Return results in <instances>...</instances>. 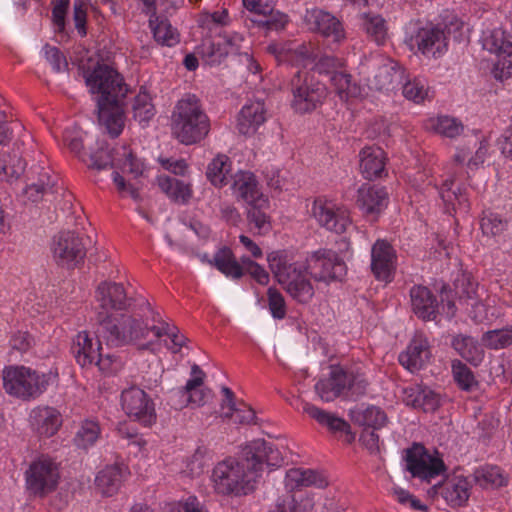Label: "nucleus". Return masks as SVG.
Returning a JSON list of instances; mask_svg holds the SVG:
<instances>
[{
  "label": "nucleus",
  "instance_id": "6",
  "mask_svg": "<svg viewBox=\"0 0 512 512\" xmlns=\"http://www.w3.org/2000/svg\"><path fill=\"white\" fill-rule=\"evenodd\" d=\"M80 72L96 105L122 101L128 92L123 76L108 64L83 65Z\"/></svg>",
  "mask_w": 512,
  "mask_h": 512
},
{
  "label": "nucleus",
  "instance_id": "46",
  "mask_svg": "<svg viewBox=\"0 0 512 512\" xmlns=\"http://www.w3.org/2000/svg\"><path fill=\"white\" fill-rule=\"evenodd\" d=\"M101 435L100 424L94 419H85L81 422L75 437V445L83 450L93 447Z\"/></svg>",
  "mask_w": 512,
  "mask_h": 512
},
{
  "label": "nucleus",
  "instance_id": "2",
  "mask_svg": "<svg viewBox=\"0 0 512 512\" xmlns=\"http://www.w3.org/2000/svg\"><path fill=\"white\" fill-rule=\"evenodd\" d=\"M267 262L278 283L300 304H308L315 294L309 275L330 284L342 280L347 272L345 262L331 249L314 251L306 261L294 260L287 250H276L267 255Z\"/></svg>",
  "mask_w": 512,
  "mask_h": 512
},
{
  "label": "nucleus",
  "instance_id": "30",
  "mask_svg": "<svg viewBox=\"0 0 512 512\" xmlns=\"http://www.w3.org/2000/svg\"><path fill=\"white\" fill-rule=\"evenodd\" d=\"M222 393L224 399L221 404V410L225 418H232L235 423L242 425L258 424L255 411L244 402H235L234 393L230 388L223 387Z\"/></svg>",
  "mask_w": 512,
  "mask_h": 512
},
{
  "label": "nucleus",
  "instance_id": "15",
  "mask_svg": "<svg viewBox=\"0 0 512 512\" xmlns=\"http://www.w3.org/2000/svg\"><path fill=\"white\" fill-rule=\"evenodd\" d=\"M405 468L412 477L430 482L445 471L443 460L420 443H413L405 450Z\"/></svg>",
  "mask_w": 512,
  "mask_h": 512
},
{
  "label": "nucleus",
  "instance_id": "13",
  "mask_svg": "<svg viewBox=\"0 0 512 512\" xmlns=\"http://www.w3.org/2000/svg\"><path fill=\"white\" fill-rule=\"evenodd\" d=\"M52 258L58 266L74 269L83 263L86 247L83 239L73 231H61L51 241Z\"/></svg>",
  "mask_w": 512,
  "mask_h": 512
},
{
  "label": "nucleus",
  "instance_id": "40",
  "mask_svg": "<svg viewBox=\"0 0 512 512\" xmlns=\"http://www.w3.org/2000/svg\"><path fill=\"white\" fill-rule=\"evenodd\" d=\"M204 372L194 364L191 368V378L187 380L188 398L182 405L200 407L205 405L212 397L211 390L203 386Z\"/></svg>",
  "mask_w": 512,
  "mask_h": 512
},
{
  "label": "nucleus",
  "instance_id": "28",
  "mask_svg": "<svg viewBox=\"0 0 512 512\" xmlns=\"http://www.w3.org/2000/svg\"><path fill=\"white\" fill-rule=\"evenodd\" d=\"M410 304L413 313L423 321H433L438 315L439 302L426 286L414 285L410 289Z\"/></svg>",
  "mask_w": 512,
  "mask_h": 512
},
{
  "label": "nucleus",
  "instance_id": "52",
  "mask_svg": "<svg viewBox=\"0 0 512 512\" xmlns=\"http://www.w3.org/2000/svg\"><path fill=\"white\" fill-rule=\"evenodd\" d=\"M197 53L210 66L220 64L227 57V51L219 37L217 40H204L197 48Z\"/></svg>",
  "mask_w": 512,
  "mask_h": 512
},
{
  "label": "nucleus",
  "instance_id": "39",
  "mask_svg": "<svg viewBox=\"0 0 512 512\" xmlns=\"http://www.w3.org/2000/svg\"><path fill=\"white\" fill-rule=\"evenodd\" d=\"M157 184L160 190L169 198L170 201L185 205L192 197L193 190L190 183L179 180L168 175H159Z\"/></svg>",
  "mask_w": 512,
  "mask_h": 512
},
{
  "label": "nucleus",
  "instance_id": "20",
  "mask_svg": "<svg viewBox=\"0 0 512 512\" xmlns=\"http://www.w3.org/2000/svg\"><path fill=\"white\" fill-rule=\"evenodd\" d=\"M157 3L143 2L142 10L149 16V27L154 40L162 46L174 47L180 42V34L167 18L157 14Z\"/></svg>",
  "mask_w": 512,
  "mask_h": 512
},
{
  "label": "nucleus",
  "instance_id": "57",
  "mask_svg": "<svg viewBox=\"0 0 512 512\" xmlns=\"http://www.w3.org/2000/svg\"><path fill=\"white\" fill-rule=\"evenodd\" d=\"M468 299L471 301L468 303L471 306L469 315L475 323H491L499 317L500 312L490 304V300L484 303L471 295H468Z\"/></svg>",
  "mask_w": 512,
  "mask_h": 512
},
{
  "label": "nucleus",
  "instance_id": "41",
  "mask_svg": "<svg viewBox=\"0 0 512 512\" xmlns=\"http://www.w3.org/2000/svg\"><path fill=\"white\" fill-rule=\"evenodd\" d=\"M471 483L463 476L447 480L442 488V497L451 507L463 506L470 497Z\"/></svg>",
  "mask_w": 512,
  "mask_h": 512
},
{
  "label": "nucleus",
  "instance_id": "26",
  "mask_svg": "<svg viewBox=\"0 0 512 512\" xmlns=\"http://www.w3.org/2000/svg\"><path fill=\"white\" fill-rule=\"evenodd\" d=\"M232 189L235 196L247 205H268V198L262 193L256 176L252 172H237L234 176Z\"/></svg>",
  "mask_w": 512,
  "mask_h": 512
},
{
  "label": "nucleus",
  "instance_id": "49",
  "mask_svg": "<svg viewBox=\"0 0 512 512\" xmlns=\"http://www.w3.org/2000/svg\"><path fill=\"white\" fill-rule=\"evenodd\" d=\"M98 148L90 155L91 166L95 169L102 170L107 168H116L118 156L116 151L118 147L111 148L104 141H98Z\"/></svg>",
  "mask_w": 512,
  "mask_h": 512
},
{
  "label": "nucleus",
  "instance_id": "27",
  "mask_svg": "<svg viewBox=\"0 0 512 512\" xmlns=\"http://www.w3.org/2000/svg\"><path fill=\"white\" fill-rule=\"evenodd\" d=\"M305 20L333 43H340L345 39V30L342 23L331 13L312 8L307 9Z\"/></svg>",
  "mask_w": 512,
  "mask_h": 512
},
{
  "label": "nucleus",
  "instance_id": "50",
  "mask_svg": "<svg viewBox=\"0 0 512 512\" xmlns=\"http://www.w3.org/2000/svg\"><path fill=\"white\" fill-rule=\"evenodd\" d=\"M231 169V162L224 154L217 155L208 165L206 175L214 186L222 187L227 183V175Z\"/></svg>",
  "mask_w": 512,
  "mask_h": 512
},
{
  "label": "nucleus",
  "instance_id": "61",
  "mask_svg": "<svg viewBox=\"0 0 512 512\" xmlns=\"http://www.w3.org/2000/svg\"><path fill=\"white\" fill-rule=\"evenodd\" d=\"M268 309L275 320H282L286 317L287 307L284 296L274 287L267 290Z\"/></svg>",
  "mask_w": 512,
  "mask_h": 512
},
{
  "label": "nucleus",
  "instance_id": "64",
  "mask_svg": "<svg viewBox=\"0 0 512 512\" xmlns=\"http://www.w3.org/2000/svg\"><path fill=\"white\" fill-rule=\"evenodd\" d=\"M41 53L51 65L53 71L59 73L67 70V59L59 48L46 44L43 46Z\"/></svg>",
  "mask_w": 512,
  "mask_h": 512
},
{
  "label": "nucleus",
  "instance_id": "32",
  "mask_svg": "<svg viewBox=\"0 0 512 512\" xmlns=\"http://www.w3.org/2000/svg\"><path fill=\"white\" fill-rule=\"evenodd\" d=\"M128 475V467L123 463L107 465L96 475L95 484L102 495L113 496L119 491Z\"/></svg>",
  "mask_w": 512,
  "mask_h": 512
},
{
  "label": "nucleus",
  "instance_id": "4",
  "mask_svg": "<svg viewBox=\"0 0 512 512\" xmlns=\"http://www.w3.org/2000/svg\"><path fill=\"white\" fill-rule=\"evenodd\" d=\"M171 130L184 145L198 143L208 135L210 120L196 95L187 94L178 100L171 116Z\"/></svg>",
  "mask_w": 512,
  "mask_h": 512
},
{
  "label": "nucleus",
  "instance_id": "38",
  "mask_svg": "<svg viewBox=\"0 0 512 512\" xmlns=\"http://www.w3.org/2000/svg\"><path fill=\"white\" fill-rule=\"evenodd\" d=\"M38 175L36 182H32L24 189V195L33 203H36L45 197L54 195L55 178L51 176L50 169L45 167H37L33 171Z\"/></svg>",
  "mask_w": 512,
  "mask_h": 512
},
{
  "label": "nucleus",
  "instance_id": "44",
  "mask_svg": "<svg viewBox=\"0 0 512 512\" xmlns=\"http://www.w3.org/2000/svg\"><path fill=\"white\" fill-rule=\"evenodd\" d=\"M425 127L442 137L451 139L460 136L464 131V125L459 119L447 115L429 118Z\"/></svg>",
  "mask_w": 512,
  "mask_h": 512
},
{
  "label": "nucleus",
  "instance_id": "54",
  "mask_svg": "<svg viewBox=\"0 0 512 512\" xmlns=\"http://www.w3.org/2000/svg\"><path fill=\"white\" fill-rule=\"evenodd\" d=\"M116 153L119 155L116 162L117 169H121L124 173H129L135 178L142 175L145 169L144 163L136 158L128 147L124 145L119 146Z\"/></svg>",
  "mask_w": 512,
  "mask_h": 512
},
{
  "label": "nucleus",
  "instance_id": "7",
  "mask_svg": "<svg viewBox=\"0 0 512 512\" xmlns=\"http://www.w3.org/2000/svg\"><path fill=\"white\" fill-rule=\"evenodd\" d=\"M267 52L275 57L278 63L295 67H309L320 75L331 76L342 65L340 59L325 55L315 61V56L306 44L296 45L292 42L271 43Z\"/></svg>",
  "mask_w": 512,
  "mask_h": 512
},
{
  "label": "nucleus",
  "instance_id": "48",
  "mask_svg": "<svg viewBox=\"0 0 512 512\" xmlns=\"http://www.w3.org/2000/svg\"><path fill=\"white\" fill-rule=\"evenodd\" d=\"M331 85L341 100L357 97L361 93L360 86L352 81V76L342 71L333 72L329 77Z\"/></svg>",
  "mask_w": 512,
  "mask_h": 512
},
{
  "label": "nucleus",
  "instance_id": "63",
  "mask_svg": "<svg viewBox=\"0 0 512 512\" xmlns=\"http://www.w3.org/2000/svg\"><path fill=\"white\" fill-rule=\"evenodd\" d=\"M248 219L249 222L254 224L255 228L258 229L259 234H265L271 229V223L269 216L265 213L264 209L267 206L249 205Z\"/></svg>",
  "mask_w": 512,
  "mask_h": 512
},
{
  "label": "nucleus",
  "instance_id": "62",
  "mask_svg": "<svg viewBox=\"0 0 512 512\" xmlns=\"http://www.w3.org/2000/svg\"><path fill=\"white\" fill-rule=\"evenodd\" d=\"M84 135L76 125L67 126L63 131V142L72 153L79 156L83 150Z\"/></svg>",
  "mask_w": 512,
  "mask_h": 512
},
{
  "label": "nucleus",
  "instance_id": "24",
  "mask_svg": "<svg viewBox=\"0 0 512 512\" xmlns=\"http://www.w3.org/2000/svg\"><path fill=\"white\" fill-rule=\"evenodd\" d=\"M267 120L265 102L260 99L247 101L237 115L236 128L241 135L253 136Z\"/></svg>",
  "mask_w": 512,
  "mask_h": 512
},
{
  "label": "nucleus",
  "instance_id": "14",
  "mask_svg": "<svg viewBox=\"0 0 512 512\" xmlns=\"http://www.w3.org/2000/svg\"><path fill=\"white\" fill-rule=\"evenodd\" d=\"M311 212L322 228L335 234H344L352 226L349 210L326 197H317L312 203Z\"/></svg>",
  "mask_w": 512,
  "mask_h": 512
},
{
  "label": "nucleus",
  "instance_id": "59",
  "mask_svg": "<svg viewBox=\"0 0 512 512\" xmlns=\"http://www.w3.org/2000/svg\"><path fill=\"white\" fill-rule=\"evenodd\" d=\"M231 18L226 8L214 12H202L198 15L197 23L200 28L206 30L207 33H213L219 27L226 26L230 23Z\"/></svg>",
  "mask_w": 512,
  "mask_h": 512
},
{
  "label": "nucleus",
  "instance_id": "35",
  "mask_svg": "<svg viewBox=\"0 0 512 512\" xmlns=\"http://www.w3.org/2000/svg\"><path fill=\"white\" fill-rule=\"evenodd\" d=\"M243 6L251 13L255 14V17L251 20L258 25L266 26L268 29H283L288 22V16L280 13L273 12V7L268 5V2H265V5L262 7L263 2H242Z\"/></svg>",
  "mask_w": 512,
  "mask_h": 512
},
{
  "label": "nucleus",
  "instance_id": "53",
  "mask_svg": "<svg viewBox=\"0 0 512 512\" xmlns=\"http://www.w3.org/2000/svg\"><path fill=\"white\" fill-rule=\"evenodd\" d=\"M363 28L377 45L385 43L387 38V26L385 19L378 14L363 13Z\"/></svg>",
  "mask_w": 512,
  "mask_h": 512
},
{
  "label": "nucleus",
  "instance_id": "58",
  "mask_svg": "<svg viewBox=\"0 0 512 512\" xmlns=\"http://www.w3.org/2000/svg\"><path fill=\"white\" fill-rule=\"evenodd\" d=\"M155 108L152 104L151 97L146 91H140L133 102V116L142 126L154 117Z\"/></svg>",
  "mask_w": 512,
  "mask_h": 512
},
{
  "label": "nucleus",
  "instance_id": "9",
  "mask_svg": "<svg viewBox=\"0 0 512 512\" xmlns=\"http://www.w3.org/2000/svg\"><path fill=\"white\" fill-rule=\"evenodd\" d=\"M96 298L101 308V311L98 312L97 315V321L106 317L119 319L121 318V316L127 315L135 316L140 321H143V323H148L149 326L153 325L151 316L146 315V303L149 304L151 307L152 305L146 300H142L138 312H133L131 314L121 313L119 315L113 314L114 312L127 311L132 304V299L127 296V293L125 292L123 285L120 283H100L96 291Z\"/></svg>",
  "mask_w": 512,
  "mask_h": 512
},
{
  "label": "nucleus",
  "instance_id": "3",
  "mask_svg": "<svg viewBox=\"0 0 512 512\" xmlns=\"http://www.w3.org/2000/svg\"><path fill=\"white\" fill-rule=\"evenodd\" d=\"M283 457L270 442L255 439L241 448L238 457H227L215 464L210 475L214 492L221 496L241 497L252 493L264 466H281Z\"/></svg>",
  "mask_w": 512,
  "mask_h": 512
},
{
  "label": "nucleus",
  "instance_id": "47",
  "mask_svg": "<svg viewBox=\"0 0 512 512\" xmlns=\"http://www.w3.org/2000/svg\"><path fill=\"white\" fill-rule=\"evenodd\" d=\"M481 342L485 348L496 351L512 346V324L484 332Z\"/></svg>",
  "mask_w": 512,
  "mask_h": 512
},
{
  "label": "nucleus",
  "instance_id": "17",
  "mask_svg": "<svg viewBox=\"0 0 512 512\" xmlns=\"http://www.w3.org/2000/svg\"><path fill=\"white\" fill-rule=\"evenodd\" d=\"M31 431L41 439L55 436L63 424L61 412L53 406L37 405L28 414Z\"/></svg>",
  "mask_w": 512,
  "mask_h": 512
},
{
  "label": "nucleus",
  "instance_id": "29",
  "mask_svg": "<svg viewBox=\"0 0 512 512\" xmlns=\"http://www.w3.org/2000/svg\"><path fill=\"white\" fill-rule=\"evenodd\" d=\"M386 154L376 146H366L359 153V168L362 176L373 180L386 176Z\"/></svg>",
  "mask_w": 512,
  "mask_h": 512
},
{
  "label": "nucleus",
  "instance_id": "19",
  "mask_svg": "<svg viewBox=\"0 0 512 512\" xmlns=\"http://www.w3.org/2000/svg\"><path fill=\"white\" fill-rule=\"evenodd\" d=\"M356 379L342 367L332 365L327 377L315 384V391L324 402H331L339 397L345 389H351Z\"/></svg>",
  "mask_w": 512,
  "mask_h": 512
},
{
  "label": "nucleus",
  "instance_id": "10",
  "mask_svg": "<svg viewBox=\"0 0 512 512\" xmlns=\"http://www.w3.org/2000/svg\"><path fill=\"white\" fill-rule=\"evenodd\" d=\"M60 463L48 454L34 458L26 469L25 486L29 494L43 498L54 492L61 479Z\"/></svg>",
  "mask_w": 512,
  "mask_h": 512
},
{
  "label": "nucleus",
  "instance_id": "18",
  "mask_svg": "<svg viewBox=\"0 0 512 512\" xmlns=\"http://www.w3.org/2000/svg\"><path fill=\"white\" fill-rule=\"evenodd\" d=\"M396 267V250L388 241L378 239L371 248V271L373 275L379 281L391 282Z\"/></svg>",
  "mask_w": 512,
  "mask_h": 512
},
{
  "label": "nucleus",
  "instance_id": "56",
  "mask_svg": "<svg viewBox=\"0 0 512 512\" xmlns=\"http://www.w3.org/2000/svg\"><path fill=\"white\" fill-rule=\"evenodd\" d=\"M475 481L484 488L501 487L506 485L507 479L498 466L486 465L475 471Z\"/></svg>",
  "mask_w": 512,
  "mask_h": 512
},
{
  "label": "nucleus",
  "instance_id": "60",
  "mask_svg": "<svg viewBox=\"0 0 512 512\" xmlns=\"http://www.w3.org/2000/svg\"><path fill=\"white\" fill-rule=\"evenodd\" d=\"M506 226V220L494 212H484L480 221L483 234L490 236H496L502 233L506 229Z\"/></svg>",
  "mask_w": 512,
  "mask_h": 512
},
{
  "label": "nucleus",
  "instance_id": "21",
  "mask_svg": "<svg viewBox=\"0 0 512 512\" xmlns=\"http://www.w3.org/2000/svg\"><path fill=\"white\" fill-rule=\"evenodd\" d=\"M438 195L443 203L444 213L454 215L456 213L468 214L470 202L466 194V189L460 186L455 187L454 178L447 177L441 185L434 184Z\"/></svg>",
  "mask_w": 512,
  "mask_h": 512
},
{
  "label": "nucleus",
  "instance_id": "36",
  "mask_svg": "<svg viewBox=\"0 0 512 512\" xmlns=\"http://www.w3.org/2000/svg\"><path fill=\"white\" fill-rule=\"evenodd\" d=\"M451 345L453 349L471 365L479 366L485 357L484 346L476 338L458 334L452 338Z\"/></svg>",
  "mask_w": 512,
  "mask_h": 512
},
{
  "label": "nucleus",
  "instance_id": "23",
  "mask_svg": "<svg viewBox=\"0 0 512 512\" xmlns=\"http://www.w3.org/2000/svg\"><path fill=\"white\" fill-rule=\"evenodd\" d=\"M374 65L377 71L371 85L378 91L389 92L396 89L404 81V69L394 60L376 57Z\"/></svg>",
  "mask_w": 512,
  "mask_h": 512
},
{
  "label": "nucleus",
  "instance_id": "5",
  "mask_svg": "<svg viewBox=\"0 0 512 512\" xmlns=\"http://www.w3.org/2000/svg\"><path fill=\"white\" fill-rule=\"evenodd\" d=\"M59 379L57 368L39 372L24 365H8L3 368L2 380L5 392L22 401H31L40 397L49 386Z\"/></svg>",
  "mask_w": 512,
  "mask_h": 512
},
{
  "label": "nucleus",
  "instance_id": "37",
  "mask_svg": "<svg viewBox=\"0 0 512 512\" xmlns=\"http://www.w3.org/2000/svg\"><path fill=\"white\" fill-rule=\"evenodd\" d=\"M122 101L116 103L97 104L99 122L106 128L107 132L113 137L121 134L124 127V110Z\"/></svg>",
  "mask_w": 512,
  "mask_h": 512
},
{
  "label": "nucleus",
  "instance_id": "51",
  "mask_svg": "<svg viewBox=\"0 0 512 512\" xmlns=\"http://www.w3.org/2000/svg\"><path fill=\"white\" fill-rule=\"evenodd\" d=\"M25 168L26 162L19 151L14 150L0 158V174H3L7 181L20 177Z\"/></svg>",
  "mask_w": 512,
  "mask_h": 512
},
{
  "label": "nucleus",
  "instance_id": "25",
  "mask_svg": "<svg viewBox=\"0 0 512 512\" xmlns=\"http://www.w3.org/2000/svg\"><path fill=\"white\" fill-rule=\"evenodd\" d=\"M431 357L430 345L427 337L417 333L409 342L405 351L399 354L400 364L409 372L415 373L422 369Z\"/></svg>",
  "mask_w": 512,
  "mask_h": 512
},
{
  "label": "nucleus",
  "instance_id": "16",
  "mask_svg": "<svg viewBox=\"0 0 512 512\" xmlns=\"http://www.w3.org/2000/svg\"><path fill=\"white\" fill-rule=\"evenodd\" d=\"M121 407L126 415L143 426H151L156 422V411L153 400L139 387L131 386L121 393Z\"/></svg>",
  "mask_w": 512,
  "mask_h": 512
},
{
  "label": "nucleus",
  "instance_id": "33",
  "mask_svg": "<svg viewBox=\"0 0 512 512\" xmlns=\"http://www.w3.org/2000/svg\"><path fill=\"white\" fill-rule=\"evenodd\" d=\"M285 488L292 492L303 487L314 486L324 488L328 485L327 478L321 472L309 468H291L286 472Z\"/></svg>",
  "mask_w": 512,
  "mask_h": 512
},
{
  "label": "nucleus",
  "instance_id": "12",
  "mask_svg": "<svg viewBox=\"0 0 512 512\" xmlns=\"http://www.w3.org/2000/svg\"><path fill=\"white\" fill-rule=\"evenodd\" d=\"M482 48L496 56L492 74L504 81L512 75V42L502 28L486 29L480 37Z\"/></svg>",
  "mask_w": 512,
  "mask_h": 512
},
{
  "label": "nucleus",
  "instance_id": "45",
  "mask_svg": "<svg viewBox=\"0 0 512 512\" xmlns=\"http://www.w3.org/2000/svg\"><path fill=\"white\" fill-rule=\"evenodd\" d=\"M402 94L405 99L415 103H423L430 97V88L428 81L423 76H415L413 78H404L402 83Z\"/></svg>",
  "mask_w": 512,
  "mask_h": 512
},
{
  "label": "nucleus",
  "instance_id": "11",
  "mask_svg": "<svg viewBox=\"0 0 512 512\" xmlns=\"http://www.w3.org/2000/svg\"><path fill=\"white\" fill-rule=\"evenodd\" d=\"M292 99L291 108L298 114L311 113L324 102L327 88L313 75L298 71L290 83Z\"/></svg>",
  "mask_w": 512,
  "mask_h": 512
},
{
  "label": "nucleus",
  "instance_id": "43",
  "mask_svg": "<svg viewBox=\"0 0 512 512\" xmlns=\"http://www.w3.org/2000/svg\"><path fill=\"white\" fill-rule=\"evenodd\" d=\"M207 261L228 278L239 279L243 276V269L240 263L235 259L233 252L228 247L218 249L213 258Z\"/></svg>",
  "mask_w": 512,
  "mask_h": 512
},
{
  "label": "nucleus",
  "instance_id": "34",
  "mask_svg": "<svg viewBox=\"0 0 512 512\" xmlns=\"http://www.w3.org/2000/svg\"><path fill=\"white\" fill-rule=\"evenodd\" d=\"M403 399L406 405L421 409L424 412H433L439 406L438 395L431 388L422 384H414L404 388Z\"/></svg>",
  "mask_w": 512,
  "mask_h": 512
},
{
  "label": "nucleus",
  "instance_id": "55",
  "mask_svg": "<svg viewBox=\"0 0 512 512\" xmlns=\"http://www.w3.org/2000/svg\"><path fill=\"white\" fill-rule=\"evenodd\" d=\"M451 369L453 379L461 390L469 392L478 386L474 373L461 360H452Z\"/></svg>",
  "mask_w": 512,
  "mask_h": 512
},
{
  "label": "nucleus",
  "instance_id": "31",
  "mask_svg": "<svg viewBox=\"0 0 512 512\" xmlns=\"http://www.w3.org/2000/svg\"><path fill=\"white\" fill-rule=\"evenodd\" d=\"M301 409L309 417L314 419L321 426L327 427L330 431L343 433L347 436V441L354 440L349 423L337 415L327 412L309 402H302Z\"/></svg>",
  "mask_w": 512,
  "mask_h": 512
},
{
  "label": "nucleus",
  "instance_id": "8",
  "mask_svg": "<svg viewBox=\"0 0 512 512\" xmlns=\"http://www.w3.org/2000/svg\"><path fill=\"white\" fill-rule=\"evenodd\" d=\"M404 43L426 58H440L448 50L445 29L431 22L411 20L404 29Z\"/></svg>",
  "mask_w": 512,
  "mask_h": 512
},
{
  "label": "nucleus",
  "instance_id": "22",
  "mask_svg": "<svg viewBox=\"0 0 512 512\" xmlns=\"http://www.w3.org/2000/svg\"><path fill=\"white\" fill-rule=\"evenodd\" d=\"M388 202L389 196L385 187L363 184L357 191L356 204L367 217L377 219L387 208Z\"/></svg>",
  "mask_w": 512,
  "mask_h": 512
},
{
  "label": "nucleus",
  "instance_id": "42",
  "mask_svg": "<svg viewBox=\"0 0 512 512\" xmlns=\"http://www.w3.org/2000/svg\"><path fill=\"white\" fill-rule=\"evenodd\" d=\"M349 415L352 421L365 429H380L387 422L385 412L376 406L370 405L364 407L363 405L350 409Z\"/></svg>",
  "mask_w": 512,
  "mask_h": 512
},
{
  "label": "nucleus",
  "instance_id": "1",
  "mask_svg": "<svg viewBox=\"0 0 512 512\" xmlns=\"http://www.w3.org/2000/svg\"><path fill=\"white\" fill-rule=\"evenodd\" d=\"M146 315L151 316L153 325L143 323L135 316L123 315L121 318L113 319L106 317L97 321L94 332V340L89 332L80 331L74 339V353L77 363L82 366L94 364L97 356L102 351L101 340L108 346H123L134 344L144 340L152 332L156 338L167 336L170 339L168 349L177 353L186 344L187 338L180 333L179 329L166 321L160 313L146 303Z\"/></svg>",
  "mask_w": 512,
  "mask_h": 512
}]
</instances>
